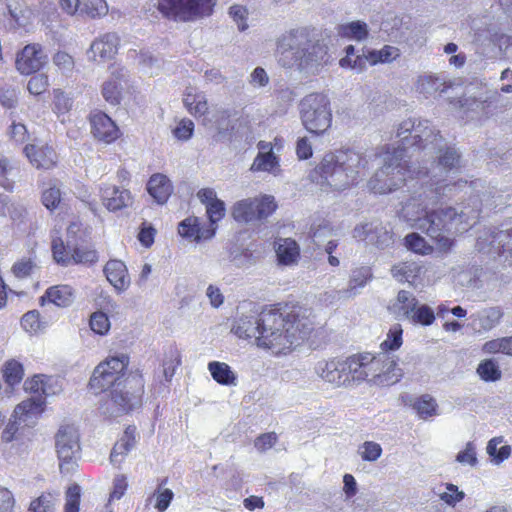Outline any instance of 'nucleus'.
Segmentation results:
<instances>
[{
  "label": "nucleus",
  "mask_w": 512,
  "mask_h": 512,
  "mask_svg": "<svg viewBox=\"0 0 512 512\" xmlns=\"http://www.w3.org/2000/svg\"><path fill=\"white\" fill-rule=\"evenodd\" d=\"M458 169V158L453 151H449L440 158L439 165L432 171L412 170L421 186L409 185L411 196L401 202L399 217L411 228L420 230L434 240L438 249L447 252L453 246L450 237L455 232H460L475 222L478 211L457 212L455 208L431 209L438 202L450 197L458 188L465 187L466 182L449 183L448 174Z\"/></svg>",
  "instance_id": "obj_1"
},
{
  "label": "nucleus",
  "mask_w": 512,
  "mask_h": 512,
  "mask_svg": "<svg viewBox=\"0 0 512 512\" xmlns=\"http://www.w3.org/2000/svg\"><path fill=\"white\" fill-rule=\"evenodd\" d=\"M313 321L302 311L282 313L266 309L259 314L242 315L232 326V332L241 339H254L257 346L274 354L286 353L309 337Z\"/></svg>",
  "instance_id": "obj_2"
},
{
  "label": "nucleus",
  "mask_w": 512,
  "mask_h": 512,
  "mask_svg": "<svg viewBox=\"0 0 512 512\" xmlns=\"http://www.w3.org/2000/svg\"><path fill=\"white\" fill-rule=\"evenodd\" d=\"M129 357L120 354L101 362L94 370L89 385L96 393L111 388L110 398L100 407L102 413L117 417L137 407L141 402L144 383L142 377L130 374L126 377Z\"/></svg>",
  "instance_id": "obj_3"
},
{
  "label": "nucleus",
  "mask_w": 512,
  "mask_h": 512,
  "mask_svg": "<svg viewBox=\"0 0 512 512\" xmlns=\"http://www.w3.org/2000/svg\"><path fill=\"white\" fill-rule=\"evenodd\" d=\"M275 57L280 66L296 68L308 74L318 73L329 63L328 47L319 40L311 39L305 27L291 29L276 41Z\"/></svg>",
  "instance_id": "obj_4"
},
{
  "label": "nucleus",
  "mask_w": 512,
  "mask_h": 512,
  "mask_svg": "<svg viewBox=\"0 0 512 512\" xmlns=\"http://www.w3.org/2000/svg\"><path fill=\"white\" fill-rule=\"evenodd\" d=\"M369 158L353 149H340L326 153L313 170L311 177L322 187L336 191L356 185L365 175Z\"/></svg>",
  "instance_id": "obj_5"
},
{
  "label": "nucleus",
  "mask_w": 512,
  "mask_h": 512,
  "mask_svg": "<svg viewBox=\"0 0 512 512\" xmlns=\"http://www.w3.org/2000/svg\"><path fill=\"white\" fill-rule=\"evenodd\" d=\"M397 137L400 145L392 149L403 151L404 159L412 156L408 153L409 149L419 150L423 154L422 161L416 164L427 166L430 171L439 165L440 158L449 151H453L460 160L455 149L446 148L439 131L428 120L409 118L402 121L397 128Z\"/></svg>",
  "instance_id": "obj_6"
},
{
  "label": "nucleus",
  "mask_w": 512,
  "mask_h": 512,
  "mask_svg": "<svg viewBox=\"0 0 512 512\" xmlns=\"http://www.w3.org/2000/svg\"><path fill=\"white\" fill-rule=\"evenodd\" d=\"M375 156L379 157L382 162V166L368 182L369 189L375 194H388L404 185L409 193L407 198H409L411 196L409 185L417 184V187H419L422 182L415 173L412 175V170H429L427 166L414 164V162L405 166L406 160L403 151L394 150L390 147Z\"/></svg>",
  "instance_id": "obj_7"
},
{
  "label": "nucleus",
  "mask_w": 512,
  "mask_h": 512,
  "mask_svg": "<svg viewBox=\"0 0 512 512\" xmlns=\"http://www.w3.org/2000/svg\"><path fill=\"white\" fill-rule=\"evenodd\" d=\"M299 111L301 122L308 132L322 135L330 128L332 112L326 95L312 93L305 96L299 104Z\"/></svg>",
  "instance_id": "obj_8"
},
{
  "label": "nucleus",
  "mask_w": 512,
  "mask_h": 512,
  "mask_svg": "<svg viewBox=\"0 0 512 512\" xmlns=\"http://www.w3.org/2000/svg\"><path fill=\"white\" fill-rule=\"evenodd\" d=\"M214 0H158L157 9L166 18L190 22L213 13Z\"/></svg>",
  "instance_id": "obj_9"
},
{
  "label": "nucleus",
  "mask_w": 512,
  "mask_h": 512,
  "mask_svg": "<svg viewBox=\"0 0 512 512\" xmlns=\"http://www.w3.org/2000/svg\"><path fill=\"white\" fill-rule=\"evenodd\" d=\"M84 241L69 240L65 245L60 238L53 239L52 252L54 260L62 266L76 264L91 265L98 260L97 252L84 245Z\"/></svg>",
  "instance_id": "obj_10"
},
{
  "label": "nucleus",
  "mask_w": 512,
  "mask_h": 512,
  "mask_svg": "<svg viewBox=\"0 0 512 512\" xmlns=\"http://www.w3.org/2000/svg\"><path fill=\"white\" fill-rule=\"evenodd\" d=\"M55 447L61 473L69 474L73 472L80 451L77 429L72 425L61 426L55 437Z\"/></svg>",
  "instance_id": "obj_11"
},
{
  "label": "nucleus",
  "mask_w": 512,
  "mask_h": 512,
  "mask_svg": "<svg viewBox=\"0 0 512 512\" xmlns=\"http://www.w3.org/2000/svg\"><path fill=\"white\" fill-rule=\"evenodd\" d=\"M274 197L247 198L237 201L232 207V217L239 223H252L270 216L276 209Z\"/></svg>",
  "instance_id": "obj_12"
},
{
  "label": "nucleus",
  "mask_w": 512,
  "mask_h": 512,
  "mask_svg": "<svg viewBox=\"0 0 512 512\" xmlns=\"http://www.w3.org/2000/svg\"><path fill=\"white\" fill-rule=\"evenodd\" d=\"M476 247L480 252L496 255L508 265H512V228L492 231L477 239Z\"/></svg>",
  "instance_id": "obj_13"
},
{
  "label": "nucleus",
  "mask_w": 512,
  "mask_h": 512,
  "mask_svg": "<svg viewBox=\"0 0 512 512\" xmlns=\"http://www.w3.org/2000/svg\"><path fill=\"white\" fill-rule=\"evenodd\" d=\"M353 238L379 249H386L394 243L392 229L377 219L356 225L353 229Z\"/></svg>",
  "instance_id": "obj_14"
},
{
  "label": "nucleus",
  "mask_w": 512,
  "mask_h": 512,
  "mask_svg": "<svg viewBox=\"0 0 512 512\" xmlns=\"http://www.w3.org/2000/svg\"><path fill=\"white\" fill-rule=\"evenodd\" d=\"M314 370L315 373L325 382L338 387L349 385L346 360L343 358L321 360L316 363Z\"/></svg>",
  "instance_id": "obj_15"
},
{
  "label": "nucleus",
  "mask_w": 512,
  "mask_h": 512,
  "mask_svg": "<svg viewBox=\"0 0 512 512\" xmlns=\"http://www.w3.org/2000/svg\"><path fill=\"white\" fill-rule=\"evenodd\" d=\"M47 62L45 54L40 44L26 45L16 57V69L23 75L32 74L40 70Z\"/></svg>",
  "instance_id": "obj_16"
},
{
  "label": "nucleus",
  "mask_w": 512,
  "mask_h": 512,
  "mask_svg": "<svg viewBox=\"0 0 512 512\" xmlns=\"http://www.w3.org/2000/svg\"><path fill=\"white\" fill-rule=\"evenodd\" d=\"M100 198L105 208L111 212L130 207L133 203V196L128 189L112 184L100 187Z\"/></svg>",
  "instance_id": "obj_17"
},
{
  "label": "nucleus",
  "mask_w": 512,
  "mask_h": 512,
  "mask_svg": "<svg viewBox=\"0 0 512 512\" xmlns=\"http://www.w3.org/2000/svg\"><path fill=\"white\" fill-rule=\"evenodd\" d=\"M128 85V73L124 68L116 67L111 76L102 85V96L106 102L116 106L120 104L123 90Z\"/></svg>",
  "instance_id": "obj_18"
},
{
  "label": "nucleus",
  "mask_w": 512,
  "mask_h": 512,
  "mask_svg": "<svg viewBox=\"0 0 512 512\" xmlns=\"http://www.w3.org/2000/svg\"><path fill=\"white\" fill-rule=\"evenodd\" d=\"M23 152L29 162L38 169H49L55 165L57 160L54 149L42 142L26 145Z\"/></svg>",
  "instance_id": "obj_19"
},
{
  "label": "nucleus",
  "mask_w": 512,
  "mask_h": 512,
  "mask_svg": "<svg viewBox=\"0 0 512 512\" xmlns=\"http://www.w3.org/2000/svg\"><path fill=\"white\" fill-rule=\"evenodd\" d=\"M120 38L116 33H106L95 39L89 50V57L95 61H107L118 51Z\"/></svg>",
  "instance_id": "obj_20"
},
{
  "label": "nucleus",
  "mask_w": 512,
  "mask_h": 512,
  "mask_svg": "<svg viewBox=\"0 0 512 512\" xmlns=\"http://www.w3.org/2000/svg\"><path fill=\"white\" fill-rule=\"evenodd\" d=\"M381 360L379 376L374 380L375 385L390 386L398 383L403 377V371L397 365V358L389 352H381Z\"/></svg>",
  "instance_id": "obj_21"
},
{
  "label": "nucleus",
  "mask_w": 512,
  "mask_h": 512,
  "mask_svg": "<svg viewBox=\"0 0 512 512\" xmlns=\"http://www.w3.org/2000/svg\"><path fill=\"white\" fill-rule=\"evenodd\" d=\"M91 127L94 137L101 141L110 143L118 138V127L108 115L102 112L92 115Z\"/></svg>",
  "instance_id": "obj_22"
},
{
  "label": "nucleus",
  "mask_w": 512,
  "mask_h": 512,
  "mask_svg": "<svg viewBox=\"0 0 512 512\" xmlns=\"http://www.w3.org/2000/svg\"><path fill=\"white\" fill-rule=\"evenodd\" d=\"M197 197L206 206V213L210 221L208 228L220 221L225 215V204L217 198L216 192L211 188H203L198 191Z\"/></svg>",
  "instance_id": "obj_23"
},
{
  "label": "nucleus",
  "mask_w": 512,
  "mask_h": 512,
  "mask_svg": "<svg viewBox=\"0 0 512 512\" xmlns=\"http://www.w3.org/2000/svg\"><path fill=\"white\" fill-rule=\"evenodd\" d=\"M216 227L201 228L197 217H188L179 223L178 233L181 237L196 242L207 240L215 235Z\"/></svg>",
  "instance_id": "obj_24"
},
{
  "label": "nucleus",
  "mask_w": 512,
  "mask_h": 512,
  "mask_svg": "<svg viewBox=\"0 0 512 512\" xmlns=\"http://www.w3.org/2000/svg\"><path fill=\"white\" fill-rule=\"evenodd\" d=\"M147 190L158 204H164L172 194L173 186L166 175L156 173L150 177L147 183Z\"/></svg>",
  "instance_id": "obj_25"
},
{
  "label": "nucleus",
  "mask_w": 512,
  "mask_h": 512,
  "mask_svg": "<svg viewBox=\"0 0 512 512\" xmlns=\"http://www.w3.org/2000/svg\"><path fill=\"white\" fill-rule=\"evenodd\" d=\"M107 280L117 289L124 290L130 284L126 265L120 260H110L104 267Z\"/></svg>",
  "instance_id": "obj_26"
},
{
  "label": "nucleus",
  "mask_w": 512,
  "mask_h": 512,
  "mask_svg": "<svg viewBox=\"0 0 512 512\" xmlns=\"http://www.w3.org/2000/svg\"><path fill=\"white\" fill-rule=\"evenodd\" d=\"M183 103L188 112L195 117L204 116L208 111L206 95L193 87L186 88Z\"/></svg>",
  "instance_id": "obj_27"
},
{
  "label": "nucleus",
  "mask_w": 512,
  "mask_h": 512,
  "mask_svg": "<svg viewBox=\"0 0 512 512\" xmlns=\"http://www.w3.org/2000/svg\"><path fill=\"white\" fill-rule=\"evenodd\" d=\"M446 88L444 80L433 74L420 75L415 85L416 91L426 99L445 92Z\"/></svg>",
  "instance_id": "obj_28"
},
{
  "label": "nucleus",
  "mask_w": 512,
  "mask_h": 512,
  "mask_svg": "<svg viewBox=\"0 0 512 512\" xmlns=\"http://www.w3.org/2000/svg\"><path fill=\"white\" fill-rule=\"evenodd\" d=\"M372 272L369 267H358L351 271L347 286L345 289V295L350 297V299L358 296L362 289L367 285V283L372 279Z\"/></svg>",
  "instance_id": "obj_29"
},
{
  "label": "nucleus",
  "mask_w": 512,
  "mask_h": 512,
  "mask_svg": "<svg viewBox=\"0 0 512 512\" xmlns=\"http://www.w3.org/2000/svg\"><path fill=\"white\" fill-rule=\"evenodd\" d=\"M418 300L409 291L401 290L398 292L396 301L393 303L391 309L397 319L409 320L414 309L417 308Z\"/></svg>",
  "instance_id": "obj_30"
},
{
  "label": "nucleus",
  "mask_w": 512,
  "mask_h": 512,
  "mask_svg": "<svg viewBox=\"0 0 512 512\" xmlns=\"http://www.w3.org/2000/svg\"><path fill=\"white\" fill-rule=\"evenodd\" d=\"M502 312L497 307H490L478 311L470 316L474 329L489 331L500 321Z\"/></svg>",
  "instance_id": "obj_31"
},
{
  "label": "nucleus",
  "mask_w": 512,
  "mask_h": 512,
  "mask_svg": "<svg viewBox=\"0 0 512 512\" xmlns=\"http://www.w3.org/2000/svg\"><path fill=\"white\" fill-rule=\"evenodd\" d=\"M337 34L341 38L350 40V41H356V42H363L365 41L369 36V27L367 23L356 20L351 21L348 23L341 24L337 27Z\"/></svg>",
  "instance_id": "obj_32"
},
{
  "label": "nucleus",
  "mask_w": 512,
  "mask_h": 512,
  "mask_svg": "<svg viewBox=\"0 0 512 512\" xmlns=\"http://www.w3.org/2000/svg\"><path fill=\"white\" fill-rule=\"evenodd\" d=\"M276 255L280 264L292 265L297 262L300 249L295 240L290 238L279 239L275 243Z\"/></svg>",
  "instance_id": "obj_33"
},
{
  "label": "nucleus",
  "mask_w": 512,
  "mask_h": 512,
  "mask_svg": "<svg viewBox=\"0 0 512 512\" xmlns=\"http://www.w3.org/2000/svg\"><path fill=\"white\" fill-rule=\"evenodd\" d=\"M41 300L49 301L58 307H68L74 301L73 290L68 285H57L46 290Z\"/></svg>",
  "instance_id": "obj_34"
},
{
  "label": "nucleus",
  "mask_w": 512,
  "mask_h": 512,
  "mask_svg": "<svg viewBox=\"0 0 512 512\" xmlns=\"http://www.w3.org/2000/svg\"><path fill=\"white\" fill-rule=\"evenodd\" d=\"M208 371L212 378L224 386H236L237 376L231 367L225 362L211 361L208 363Z\"/></svg>",
  "instance_id": "obj_35"
},
{
  "label": "nucleus",
  "mask_w": 512,
  "mask_h": 512,
  "mask_svg": "<svg viewBox=\"0 0 512 512\" xmlns=\"http://www.w3.org/2000/svg\"><path fill=\"white\" fill-rule=\"evenodd\" d=\"M400 55V49L392 45H384L381 49L367 50L368 63L371 66L392 63L397 60Z\"/></svg>",
  "instance_id": "obj_36"
},
{
  "label": "nucleus",
  "mask_w": 512,
  "mask_h": 512,
  "mask_svg": "<svg viewBox=\"0 0 512 512\" xmlns=\"http://www.w3.org/2000/svg\"><path fill=\"white\" fill-rule=\"evenodd\" d=\"M250 169L254 172H269L277 175L280 171L279 158L273 151L259 152Z\"/></svg>",
  "instance_id": "obj_37"
},
{
  "label": "nucleus",
  "mask_w": 512,
  "mask_h": 512,
  "mask_svg": "<svg viewBox=\"0 0 512 512\" xmlns=\"http://www.w3.org/2000/svg\"><path fill=\"white\" fill-rule=\"evenodd\" d=\"M345 360L349 384L367 380V370L364 368V365H366L365 353L350 356Z\"/></svg>",
  "instance_id": "obj_38"
},
{
  "label": "nucleus",
  "mask_w": 512,
  "mask_h": 512,
  "mask_svg": "<svg viewBox=\"0 0 512 512\" xmlns=\"http://www.w3.org/2000/svg\"><path fill=\"white\" fill-rule=\"evenodd\" d=\"M421 272V266L414 261L395 264L391 268L392 276L399 282L414 283Z\"/></svg>",
  "instance_id": "obj_39"
},
{
  "label": "nucleus",
  "mask_w": 512,
  "mask_h": 512,
  "mask_svg": "<svg viewBox=\"0 0 512 512\" xmlns=\"http://www.w3.org/2000/svg\"><path fill=\"white\" fill-rule=\"evenodd\" d=\"M436 494L441 501L452 507L461 502L465 497V493L452 483L441 484L437 488Z\"/></svg>",
  "instance_id": "obj_40"
},
{
  "label": "nucleus",
  "mask_w": 512,
  "mask_h": 512,
  "mask_svg": "<svg viewBox=\"0 0 512 512\" xmlns=\"http://www.w3.org/2000/svg\"><path fill=\"white\" fill-rule=\"evenodd\" d=\"M108 11L106 0H82L79 14L96 19L106 16Z\"/></svg>",
  "instance_id": "obj_41"
},
{
  "label": "nucleus",
  "mask_w": 512,
  "mask_h": 512,
  "mask_svg": "<svg viewBox=\"0 0 512 512\" xmlns=\"http://www.w3.org/2000/svg\"><path fill=\"white\" fill-rule=\"evenodd\" d=\"M482 351L485 354L501 353L512 357V336L489 340L483 344Z\"/></svg>",
  "instance_id": "obj_42"
},
{
  "label": "nucleus",
  "mask_w": 512,
  "mask_h": 512,
  "mask_svg": "<svg viewBox=\"0 0 512 512\" xmlns=\"http://www.w3.org/2000/svg\"><path fill=\"white\" fill-rule=\"evenodd\" d=\"M502 442V437L492 438L486 448L488 455L492 458V462L497 465L508 459L511 454V447L509 445H503L498 448V445Z\"/></svg>",
  "instance_id": "obj_43"
},
{
  "label": "nucleus",
  "mask_w": 512,
  "mask_h": 512,
  "mask_svg": "<svg viewBox=\"0 0 512 512\" xmlns=\"http://www.w3.org/2000/svg\"><path fill=\"white\" fill-rule=\"evenodd\" d=\"M413 408L416 410L419 418L424 420L437 414V403L434 398L427 394L419 397L415 401Z\"/></svg>",
  "instance_id": "obj_44"
},
{
  "label": "nucleus",
  "mask_w": 512,
  "mask_h": 512,
  "mask_svg": "<svg viewBox=\"0 0 512 512\" xmlns=\"http://www.w3.org/2000/svg\"><path fill=\"white\" fill-rule=\"evenodd\" d=\"M181 363V356L176 348H170L164 356L162 367L163 375L166 381H171L177 367Z\"/></svg>",
  "instance_id": "obj_45"
},
{
  "label": "nucleus",
  "mask_w": 512,
  "mask_h": 512,
  "mask_svg": "<svg viewBox=\"0 0 512 512\" xmlns=\"http://www.w3.org/2000/svg\"><path fill=\"white\" fill-rule=\"evenodd\" d=\"M43 401L41 399H28L22 401L15 408V413L26 422L29 417L40 414L43 411Z\"/></svg>",
  "instance_id": "obj_46"
},
{
  "label": "nucleus",
  "mask_w": 512,
  "mask_h": 512,
  "mask_svg": "<svg viewBox=\"0 0 512 512\" xmlns=\"http://www.w3.org/2000/svg\"><path fill=\"white\" fill-rule=\"evenodd\" d=\"M404 244L408 250L426 255L432 252V246L418 233L412 232L405 236Z\"/></svg>",
  "instance_id": "obj_47"
},
{
  "label": "nucleus",
  "mask_w": 512,
  "mask_h": 512,
  "mask_svg": "<svg viewBox=\"0 0 512 512\" xmlns=\"http://www.w3.org/2000/svg\"><path fill=\"white\" fill-rule=\"evenodd\" d=\"M57 498L51 493H42L39 497L31 501L30 512H55Z\"/></svg>",
  "instance_id": "obj_48"
},
{
  "label": "nucleus",
  "mask_w": 512,
  "mask_h": 512,
  "mask_svg": "<svg viewBox=\"0 0 512 512\" xmlns=\"http://www.w3.org/2000/svg\"><path fill=\"white\" fill-rule=\"evenodd\" d=\"M477 373L484 381H496L501 378V370L493 359L482 361L477 368Z\"/></svg>",
  "instance_id": "obj_49"
},
{
  "label": "nucleus",
  "mask_w": 512,
  "mask_h": 512,
  "mask_svg": "<svg viewBox=\"0 0 512 512\" xmlns=\"http://www.w3.org/2000/svg\"><path fill=\"white\" fill-rule=\"evenodd\" d=\"M409 321L423 326H429L435 321V313L431 307L426 304H417Z\"/></svg>",
  "instance_id": "obj_50"
},
{
  "label": "nucleus",
  "mask_w": 512,
  "mask_h": 512,
  "mask_svg": "<svg viewBox=\"0 0 512 512\" xmlns=\"http://www.w3.org/2000/svg\"><path fill=\"white\" fill-rule=\"evenodd\" d=\"M403 330L399 324L394 325L388 332L387 338L382 342L383 352L395 351L402 345Z\"/></svg>",
  "instance_id": "obj_51"
},
{
  "label": "nucleus",
  "mask_w": 512,
  "mask_h": 512,
  "mask_svg": "<svg viewBox=\"0 0 512 512\" xmlns=\"http://www.w3.org/2000/svg\"><path fill=\"white\" fill-rule=\"evenodd\" d=\"M382 447L374 441H365L358 449V453L363 461L375 462L382 455Z\"/></svg>",
  "instance_id": "obj_52"
},
{
  "label": "nucleus",
  "mask_w": 512,
  "mask_h": 512,
  "mask_svg": "<svg viewBox=\"0 0 512 512\" xmlns=\"http://www.w3.org/2000/svg\"><path fill=\"white\" fill-rule=\"evenodd\" d=\"M4 378L5 381L13 386L15 384L20 383L23 378V367L16 360H10L6 363L4 370Z\"/></svg>",
  "instance_id": "obj_53"
},
{
  "label": "nucleus",
  "mask_w": 512,
  "mask_h": 512,
  "mask_svg": "<svg viewBox=\"0 0 512 512\" xmlns=\"http://www.w3.org/2000/svg\"><path fill=\"white\" fill-rule=\"evenodd\" d=\"M229 16L237 25V28L240 32H243L248 29V9L239 4H234L229 8L228 11Z\"/></svg>",
  "instance_id": "obj_54"
},
{
  "label": "nucleus",
  "mask_w": 512,
  "mask_h": 512,
  "mask_svg": "<svg viewBox=\"0 0 512 512\" xmlns=\"http://www.w3.org/2000/svg\"><path fill=\"white\" fill-rule=\"evenodd\" d=\"M365 359L366 365H364V368L367 370V381L374 384V380L378 379L380 366L383 363V360H381V352L377 355L365 353Z\"/></svg>",
  "instance_id": "obj_55"
},
{
  "label": "nucleus",
  "mask_w": 512,
  "mask_h": 512,
  "mask_svg": "<svg viewBox=\"0 0 512 512\" xmlns=\"http://www.w3.org/2000/svg\"><path fill=\"white\" fill-rule=\"evenodd\" d=\"M91 330L99 335H105L110 330V321L108 316L101 312H95L90 317Z\"/></svg>",
  "instance_id": "obj_56"
},
{
  "label": "nucleus",
  "mask_w": 512,
  "mask_h": 512,
  "mask_svg": "<svg viewBox=\"0 0 512 512\" xmlns=\"http://www.w3.org/2000/svg\"><path fill=\"white\" fill-rule=\"evenodd\" d=\"M53 110L58 115L66 114L72 107V100L61 90H54L53 92Z\"/></svg>",
  "instance_id": "obj_57"
},
{
  "label": "nucleus",
  "mask_w": 512,
  "mask_h": 512,
  "mask_svg": "<svg viewBox=\"0 0 512 512\" xmlns=\"http://www.w3.org/2000/svg\"><path fill=\"white\" fill-rule=\"evenodd\" d=\"M81 488L77 484L71 485L66 492L65 512H79Z\"/></svg>",
  "instance_id": "obj_58"
},
{
  "label": "nucleus",
  "mask_w": 512,
  "mask_h": 512,
  "mask_svg": "<svg viewBox=\"0 0 512 512\" xmlns=\"http://www.w3.org/2000/svg\"><path fill=\"white\" fill-rule=\"evenodd\" d=\"M18 102V90L11 85L0 88V103L5 108H14Z\"/></svg>",
  "instance_id": "obj_59"
},
{
  "label": "nucleus",
  "mask_w": 512,
  "mask_h": 512,
  "mask_svg": "<svg viewBox=\"0 0 512 512\" xmlns=\"http://www.w3.org/2000/svg\"><path fill=\"white\" fill-rule=\"evenodd\" d=\"M456 461L462 465L476 466L478 460L475 445L472 442H468L465 448L457 454Z\"/></svg>",
  "instance_id": "obj_60"
},
{
  "label": "nucleus",
  "mask_w": 512,
  "mask_h": 512,
  "mask_svg": "<svg viewBox=\"0 0 512 512\" xmlns=\"http://www.w3.org/2000/svg\"><path fill=\"white\" fill-rule=\"evenodd\" d=\"M333 228L327 222H323L311 228V238L317 246H321L324 240L332 235Z\"/></svg>",
  "instance_id": "obj_61"
},
{
  "label": "nucleus",
  "mask_w": 512,
  "mask_h": 512,
  "mask_svg": "<svg viewBox=\"0 0 512 512\" xmlns=\"http://www.w3.org/2000/svg\"><path fill=\"white\" fill-rule=\"evenodd\" d=\"M21 326L29 333H35L40 328V314L36 310L25 313L21 318Z\"/></svg>",
  "instance_id": "obj_62"
},
{
  "label": "nucleus",
  "mask_w": 512,
  "mask_h": 512,
  "mask_svg": "<svg viewBox=\"0 0 512 512\" xmlns=\"http://www.w3.org/2000/svg\"><path fill=\"white\" fill-rule=\"evenodd\" d=\"M48 85V76L45 74H37L30 78L27 89L33 95H40L46 90Z\"/></svg>",
  "instance_id": "obj_63"
},
{
  "label": "nucleus",
  "mask_w": 512,
  "mask_h": 512,
  "mask_svg": "<svg viewBox=\"0 0 512 512\" xmlns=\"http://www.w3.org/2000/svg\"><path fill=\"white\" fill-rule=\"evenodd\" d=\"M53 63L63 74H69L74 69V60L72 56L65 52H58L53 57Z\"/></svg>",
  "instance_id": "obj_64"
}]
</instances>
